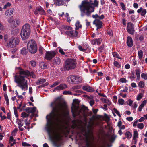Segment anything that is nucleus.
Returning <instances> with one entry per match:
<instances>
[{"label":"nucleus","mask_w":147,"mask_h":147,"mask_svg":"<svg viewBox=\"0 0 147 147\" xmlns=\"http://www.w3.org/2000/svg\"><path fill=\"white\" fill-rule=\"evenodd\" d=\"M65 106L64 104L61 102L56 103L55 101L51 103V107L52 110L49 115L46 117L48 122L50 123L58 125L61 122V117L60 111H62Z\"/></svg>","instance_id":"nucleus-1"},{"label":"nucleus","mask_w":147,"mask_h":147,"mask_svg":"<svg viewBox=\"0 0 147 147\" xmlns=\"http://www.w3.org/2000/svg\"><path fill=\"white\" fill-rule=\"evenodd\" d=\"M18 68L20 70L19 72V75L15 76L14 81L17 84V86L21 88L22 90H27V81H25V78L27 77L30 74L33 78H35V75L32 72L30 73L28 70H24L20 67Z\"/></svg>","instance_id":"nucleus-2"},{"label":"nucleus","mask_w":147,"mask_h":147,"mask_svg":"<svg viewBox=\"0 0 147 147\" xmlns=\"http://www.w3.org/2000/svg\"><path fill=\"white\" fill-rule=\"evenodd\" d=\"M92 1L90 0L88 1L87 0L82 1L81 4L79 5L78 7L80 11L81 16L83 17L86 15L87 16H90L91 13L94 10V6Z\"/></svg>","instance_id":"nucleus-3"},{"label":"nucleus","mask_w":147,"mask_h":147,"mask_svg":"<svg viewBox=\"0 0 147 147\" xmlns=\"http://www.w3.org/2000/svg\"><path fill=\"white\" fill-rule=\"evenodd\" d=\"M88 109L87 107L83 105L80 109L79 106L75 105L72 104L71 107V112L74 117H75L76 115H86V113L88 112Z\"/></svg>","instance_id":"nucleus-4"},{"label":"nucleus","mask_w":147,"mask_h":147,"mask_svg":"<svg viewBox=\"0 0 147 147\" xmlns=\"http://www.w3.org/2000/svg\"><path fill=\"white\" fill-rule=\"evenodd\" d=\"M31 32L30 26L29 24L26 23L24 25L21 29L20 32L21 37L23 40L28 39Z\"/></svg>","instance_id":"nucleus-5"},{"label":"nucleus","mask_w":147,"mask_h":147,"mask_svg":"<svg viewBox=\"0 0 147 147\" xmlns=\"http://www.w3.org/2000/svg\"><path fill=\"white\" fill-rule=\"evenodd\" d=\"M27 49L29 52L32 54L35 53L37 51V47L35 41L31 39L27 44Z\"/></svg>","instance_id":"nucleus-6"},{"label":"nucleus","mask_w":147,"mask_h":147,"mask_svg":"<svg viewBox=\"0 0 147 147\" xmlns=\"http://www.w3.org/2000/svg\"><path fill=\"white\" fill-rule=\"evenodd\" d=\"M76 60L74 59H68L66 61L64 68L67 70L74 69L76 65Z\"/></svg>","instance_id":"nucleus-7"},{"label":"nucleus","mask_w":147,"mask_h":147,"mask_svg":"<svg viewBox=\"0 0 147 147\" xmlns=\"http://www.w3.org/2000/svg\"><path fill=\"white\" fill-rule=\"evenodd\" d=\"M19 39L17 37H12L9 40V42L7 43V47L10 48L15 47L19 43Z\"/></svg>","instance_id":"nucleus-8"},{"label":"nucleus","mask_w":147,"mask_h":147,"mask_svg":"<svg viewBox=\"0 0 147 147\" xmlns=\"http://www.w3.org/2000/svg\"><path fill=\"white\" fill-rule=\"evenodd\" d=\"M127 31L131 35L134 34L135 30L134 24L131 22H129L127 23Z\"/></svg>","instance_id":"nucleus-9"},{"label":"nucleus","mask_w":147,"mask_h":147,"mask_svg":"<svg viewBox=\"0 0 147 147\" xmlns=\"http://www.w3.org/2000/svg\"><path fill=\"white\" fill-rule=\"evenodd\" d=\"M56 54L55 52L54 51H47L45 55V59L47 60H50Z\"/></svg>","instance_id":"nucleus-10"},{"label":"nucleus","mask_w":147,"mask_h":147,"mask_svg":"<svg viewBox=\"0 0 147 147\" xmlns=\"http://www.w3.org/2000/svg\"><path fill=\"white\" fill-rule=\"evenodd\" d=\"M86 147H96L94 146L90 138L86 136L85 140Z\"/></svg>","instance_id":"nucleus-11"},{"label":"nucleus","mask_w":147,"mask_h":147,"mask_svg":"<svg viewBox=\"0 0 147 147\" xmlns=\"http://www.w3.org/2000/svg\"><path fill=\"white\" fill-rule=\"evenodd\" d=\"M93 24L95 25L96 26H97V28L96 30H98L101 28L102 26V22L100 21L99 19H96L93 22Z\"/></svg>","instance_id":"nucleus-12"},{"label":"nucleus","mask_w":147,"mask_h":147,"mask_svg":"<svg viewBox=\"0 0 147 147\" xmlns=\"http://www.w3.org/2000/svg\"><path fill=\"white\" fill-rule=\"evenodd\" d=\"M66 34L69 36L76 37L78 34V32L76 31L73 30L71 31H67L65 32Z\"/></svg>","instance_id":"nucleus-13"},{"label":"nucleus","mask_w":147,"mask_h":147,"mask_svg":"<svg viewBox=\"0 0 147 147\" xmlns=\"http://www.w3.org/2000/svg\"><path fill=\"white\" fill-rule=\"evenodd\" d=\"M52 63L56 65H59L61 63V60L59 58L56 57H55L52 61Z\"/></svg>","instance_id":"nucleus-14"},{"label":"nucleus","mask_w":147,"mask_h":147,"mask_svg":"<svg viewBox=\"0 0 147 147\" xmlns=\"http://www.w3.org/2000/svg\"><path fill=\"white\" fill-rule=\"evenodd\" d=\"M82 88L83 90L89 92H93L94 91L93 88L89 86H83Z\"/></svg>","instance_id":"nucleus-15"},{"label":"nucleus","mask_w":147,"mask_h":147,"mask_svg":"<svg viewBox=\"0 0 147 147\" xmlns=\"http://www.w3.org/2000/svg\"><path fill=\"white\" fill-rule=\"evenodd\" d=\"M73 80V84L81 82L82 80V78L79 76H74V78Z\"/></svg>","instance_id":"nucleus-16"},{"label":"nucleus","mask_w":147,"mask_h":147,"mask_svg":"<svg viewBox=\"0 0 147 147\" xmlns=\"http://www.w3.org/2000/svg\"><path fill=\"white\" fill-rule=\"evenodd\" d=\"M127 46L129 47H131L133 44V40L132 38L128 36L127 38Z\"/></svg>","instance_id":"nucleus-17"},{"label":"nucleus","mask_w":147,"mask_h":147,"mask_svg":"<svg viewBox=\"0 0 147 147\" xmlns=\"http://www.w3.org/2000/svg\"><path fill=\"white\" fill-rule=\"evenodd\" d=\"M67 88V85L65 84H62L57 86L55 88V89L60 90L64 89Z\"/></svg>","instance_id":"nucleus-18"},{"label":"nucleus","mask_w":147,"mask_h":147,"mask_svg":"<svg viewBox=\"0 0 147 147\" xmlns=\"http://www.w3.org/2000/svg\"><path fill=\"white\" fill-rule=\"evenodd\" d=\"M14 13V9L13 8H11L7 10L5 12L6 16H9L13 14Z\"/></svg>","instance_id":"nucleus-19"},{"label":"nucleus","mask_w":147,"mask_h":147,"mask_svg":"<svg viewBox=\"0 0 147 147\" xmlns=\"http://www.w3.org/2000/svg\"><path fill=\"white\" fill-rule=\"evenodd\" d=\"M36 108L35 107H27L24 109L26 112L28 113H34L36 111Z\"/></svg>","instance_id":"nucleus-20"},{"label":"nucleus","mask_w":147,"mask_h":147,"mask_svg":"<svg viewBox=\"0 0 147 147\" xmlns=\"http://www.w3.org/2000/svg\"><path fill=\"white\" fill-rule=\"evenodd\" d=\"M24 122L21 120H19L18 122V127L21 131H23L24 130V128L21 127L23 125Z\"/></svg>","instance_id":"nucleus-21"},{"label":"nucleus","mask_w":147,"mask_h":147,"mask_svg":"<svg viewBox=\"0 0 147 147\" xmlns=\"http://www.w3.org/2000/svg\"><path fill=\"white\" fill-rule=\"evenodd\" d=\"M40 67L42 69H45L48 67V65L44 62H41L39 63Z\"/></svg>","instance_id":"nucleus-22"},{"label":"nucleus","mask_w":147,"mask_h":147,"mask_svg":"<svg viewBox=\"0 0 147 147\" xmlns=\"http://www.w3.org/2000/svg\"><path fill=\"white\" fill-rule=\"evenodd\" d=\"M38 12L42 15H45V12L43 9L41 7H38L36 8Z\"/></svg>","instance_id":"nucleus-23"},{"label":"nucleus","mask_w":147,"mask_h":147,"mask_svg":"<svg viewBox=\"0 0 147 147\" xmlns=\"http://www.w3.org/2000/svg\"><path fill=\"white\" fill-rule=\"evenodd\" d=\"M55 4L57 5H62L64 4L65 2L63 0H56Z\"/></svg>","instance_id":"nucleus-24"},{"label":"nucleus","mask_w":147,"mask_h":147,"mask_svg":"<svg viewBox=\"0 0 147 147\" xmlns=\"http://www.w3.org/2000/svg\"><path fill=\"white\" fill-rule=\"evenodd\" d=\"M74 78V76L71 75L68 76L67 78V80L68 82L73 84V80Z\"/></svg>","instance_id":"nucleus-25"},{"label":"nucleus","mask_w":147,"mask_h":147,"mask_svg":"<svg viewBox=\"0 0 147 147\" xmlns=\"http://www.w3.org/2000/svg\"><path fill=\"white\" fill-rule=\"evenodd\" d=\"M46 80L45 79H40L38 80L36 82V84L38 85L40 84H43L45 82Z\"/></svg>","instance_id":"nucleus-26"},{"label":"nucleus","mask_w":147,"mask_h":147,"mask_svg":"<svg viewBox=\"0 0 147 147\" xmlns=\"http://www.w3.org/2000/svg\"><path fill=\"white\" fill-rule=\"evenodd\" d=\"M28 52V50L25 47L23 48L21 51V54L24 55H26Z\"/></svg>","instance_id":"nucleus-27"},{"label":"nucleus","mask_w":147,"mask_h":147,"mask_svg":"<svg viewBox=\"0 0 147 147\" xmlns=\"http://www.w3.org/2000/svg\"><path fill=\"white\" fill-rule=\"evenodd\" d=\"M53 145L56 147H59L60 146L59 143L58 142V139H57L56 140L53 141Z\"/></svg>","instance_id":"nucleus-28"},{"label":"nucleus","mask_w":147,"mask_h":147,"mask_svg":"<svg viewBox=\"0 0 147 147\" xmlns=\"http://www.w3.org/2000/svg\"><path fill=\"white\" fill-rule=\"evenodd\" d=\"M29 115V114H27L25 112H23L21 113V117L23 119L25 118H28Z\"/></svg>","instance_id":"nucleus-29"},{"label":"nucleus","mask_w":147,"mask_h":147,"mask_svg":"<svg viewBox=\"0 0 147 147\" xmlns=\"http://www.w3.org/2000/svg\"><path fill=\"white\" fill-rule=\"evenodd\" d=\"M19 23V21L17 19H15L14 22H13V25L12 26V27L13 28L16 27H17L18 25V24Z\"/></svg>","instance_id":"nucleus-30"},{"label":"nucleus","mask_w":147,"mask_h":147,"mask_svg":"<svg viewBox=\"0 0 147 147\" xmlns=\"http://www.w3.org/2000/svg\"><path fill=\"white\" fill-rule=\"evenodd\" d=\"M75 26L76 27V29H78L79 28H81L82 27V25L80 24V22L78 21L76 22L75 24Z\"/></svg>","instance_id":"nucleus-31"},{"label":"nucleus","mask_w":147,"mask_h":147,"mask_svg":"<svg viewBox=\"0 0 147 147\" xmlns=\"http://www.w3.org/2000/svg\"><path fill=\"white\" fill-rule=\"evenodd\" d=\"M125 135L127 138L128 139L131 138L132 136V134L129 131L126 133Z\"/></svg>","instance_id":"nucleus-32"},{"label":"nucleus","mask_w":147,"mask_h":147,"mask_svg":"<svg viewBox=\"0 0 147 147\" xmlns=\"http://www.w3.org/2000/svg\"><path fill=\"white\" fill-rule=\"evenodd\" d=\"M139 58L141 59L142 58L143 55V53L142 51L141 50H140L138 52Z\"/></svg>","instance_id":"nucleus-33"},{"label":"nucleus","mask_w":147,"mask_h":147,"mask_svg":"<svg viewBox=\"0 0 147 147\" xmlns=\"http://www.w3.org/2000/svg\"><path fill=\"white\" fill-rule=\"evenodd\" d=\"M133 139L135 140L138 137V133L137 130L134 131Z\"/></svg>","instance_id":"nucleus-34"},{"label":"nucleus","mask_w":147,"mask_h":147,"mask_svg":"<svg viewBox=\"0 0 147 147\" xmlns=\"http://www.w3.org/2000/svg\"><path fill=\"white\" fill-rule=\"evenodd\" d=\"M114 66L117 67H119L121 66V64H119L117 61H115L113 63Z\"/></svg>","instance_id":"nucleus-35"},{"label":"nucleus","mask_w":147,"mask_h":147,"mask_svg":"<svg viewBox=\"0 0 147 147\" xmlns=\"http://www.w3.org/2000/svg\"><path fill=\"white\" fill-rule=\"evenodd\" d=\"M113 56L119 59H121V58L119 57V55L116 52H113Z\"/></svg>","instance_id":"nucleus-36"},{"label":"nucleus","mask_w":147,"mask_h":147,"mask_svg":"<svg viewBox=\"0 0 147 147\" xmlns=\"http://www.w3.org/2000/svg\"><path fill=\"white\" fill-rule=\"evenodd\" d=\"M143 96V94L140 93L138 96L137 97V100H139Z\"/></svg>","instance_id":"nucleus-37"},{"label":"nucleus","mask_w":147,"mask_h":147,"mask_svg":"<svg viewBox=\"0 0 147 147\" xmlns=\"http://www.w3.org/2000/svg\"><path fill=\"white\" fill-rule=\"evenodd\" d=\"M115 113L119 117H121V115L119 113V112L115 108H114L113 109Z\"/></svg>","instance_id":"nucleus-38"},{"label":"nucleus","mask_w":147,"mask_h":147,"mask_svg":"<svg viewBox=\"0 0 147 147\" xmlns=\"http://www.w3.org/2000/svg\"><path fill=\"white\" fill-rule=\"evenodd\" d=\"M141 77L142 78L145 80L147 79V74L144 73H142L141 74Z\"/></svg>","instance_id":"nucleus-39"},{"label":"nucleus","mask_w":147,"mask_h":147,"mask_svg":"<svg viewBox=\"0 0 147 147\" xmlns=\"http://www.w3.org/2000/svg\"><path fill=\"white\" fill-rule=\"evenodd\" d=\"M138 85L140 88H142L144 86V83L142 81H140Z\"/></svg>","instance_id":"nucleus-40"},{"label":"nucleus","mask_w":147,"mask_h":147,"mask_svg":"<svg viewBox=\"0 0 147 147\" xmlns=\"http://www.w3.org/2000/svg\"><path fill=\"white\" fill-rule=\"evenodd\" d=\"M60 83V82L58 81H57L54 82V83L53 84V85H52L51 86V87H54L55 86H56L59 84Z\"/></svg>","instance_id":"nucleus-41"},{"label":"nucleus","mask_w":147,"mask_h":147,"mask_svg":"<svg viewBox=\"0 0 147 147\" xmlns=\"http://www.w3.org/2000/svg\"><path fill=\"white\" fill-rule=\"evenodd\" d=\"M135 71L137 76H139V75H140V73H141L140 69H138L136 70Z\"/></svg>","instance_id":"nucleus-42"},{"label":"nucleus","mask_w":147,"mask_h":147,"mask_svg":"<svg viewBox=\"0 0 147 147\" xmlns=\"http://www.w3.org/2000/svg\"><path fill=\"white\" fill-rule=\"evenodd\" d=\"M11 5V4L9 2H7V3L4 6L3 8L6 9L7 7H10Z\"/></svg>","instance_id":"nucleus-43"},{"label":"nucleus","mask_w":147,"mask_h":147,"mask_svg":"<svg viewBox=\"0 0 147 147\" xmlns=\"http://www.w3.org/2000/svg\"><path fill=\"white\" fill-rule=\"evenodd\" d=\"M127 104L130 106H131L133 103V101L130 99H129L128 101L127 102Z\"/></svg>","instance_id":"nucleus-44"},{"label":"nucleus","mask_w":147,"mask_h":147,"mask_svg":"<svg viewBox=\"0 0 147 147\" xmlns=\"http://www.w3.org/2000/svg\"><path fill=\"white\" fill-rule=\"evenodd\" d=\"M129 78L131 79H134L135 78L134 72H132L131 73Z\"/></svg>","instance_id":"nucleus-45"},{"label":"nucleus","mask_w":147,"mask_h":147,"mask_svg":"<svg viewBox=\"0 0 147 147\" xmlns=\"http://www.w3.org/2000/svg\"><path fill=\"white\" fill-rule=\"evenodd\" d=\"M124 101L122 99H119L118 100V102L120 105H122L123 104Z\"/></svg>","instance_id":"nucleus-46"},{"label":"nucleus","mask_w":147,"mask_h":147,"mask_svg":"<svg viewBox=\"0 0 147 147\" xmlns=\"http://www.w3.org/2000/svg\"><path fill=\"white\" fill-rule=\"evenodd\" d=\"M138 126L139 128L142 129L143 128L144 125L142 123H141L138 124Z\"/></svg>","instance_id":"nucleus-47"},{"label":"nucleus","mask_w":147,"mask_h":147,"mask_svg":"<svg viewBox=\"0 0 147 147\" xmlns=\"http://www.w3.org/2000/svg\"><path fill=\"white\" fill-rule=\"evenodd\" d=\"M120 81L122 83H125L127 82V80L124 78H121L120 79Z\"/></svg>","instance_id":"nucleus-48"},{"label":"nucleus","mask_w":147,"mask_h":147,"mask_svg":"<svg viewBox=\"0 0 147 147\" xmlns=\"http://www.w3.org/2000/svg\"><path fill=\"white\" fill-rule=\"evenodd\" d=\"M31 65L33 67H35L36 65V63L34 61H30Z\"/></svg>","instance_id":"nucleus-49"},{"label":"nucleus","mask_w":147,"mask_h":147,"mask_svg":"<svg viewBox=\"0 0 147 147\" xmlns=\"http://www.w3.org/2000/svg\"><path fill=\"white\" fill-rule=\"evenodd\" d=\"M136 38H138L139 40L140 41H142L144 39V38L143 36L142 35H141L140 36H137L136 37Z\"/></svg>","instance_id":"nucleus-50"},{"label":"nucleus","mask_w":147,"mask_h":147,"mask_svg":"<svg viewBox=\"0 0 147 147\" xmlns=\"http://www.w3.org/2000/svg\"><path fill=\"white\" fill-rule=\"evenodd\" d=\"M63 94H68L69 95L72 94V93L70 91H65L63 92Z\"/></svg>","instance_id":"nucleus-51"},{"label":"nucleus","mask_w":147,"mask_h":147,"mask_svg":"<svg viewBox=\"0 0 147 147\" xmlns=\"http://www.w3.org/2000/svg\"><path fill=\"white\" fill-rule=\"evenodd\" d=\"M78 48L80 51H84L86 50V49L83 48L80 45L79 46Z\"/></svg>","instance_id":"nucleus-52"},{"label":"nucleus","mask_w":147,"mask_h":147,"mask_svg":"<svg viewBox=\"0 0 147 147\" xmlns=\"http://www.w3.org/2000/svg\"><path fill=\"white\" fill-rule=\"evenodd\" d=\"M22 145L23 146H31L30 144L25 142H22Z\"/></svg>","instance_id":"nucleus-53"},{"label":"nucleus","mask_w":147,"mask_h":147,"mask_svg":"<svg viewBox=\"0 0 147 147\" xmlns=\"http://www.w3.org/2000/svg\"><path fill=\"white\" fill-rule=\"evenodd\" d=\"M98 2L97 0H94V7L95 6L97 7L98 5Z\"/></svg>","instance_id":"nucleus-54"},{"label":"nucleus","mask_w":147,"mask_h":147,"mask_svg":"<svg viewBox=\"0 0 147 147\" xmlns=\"http://www.w3.org/2000/svg\"><path fill=\"white\" fill-rule=\"evenodd\" d=\"M146 13V9H144L142 11L141 15L142 16H144Z\"/></svg>","instance_id":"nucleus-55"},{"label":"nucleus","mask_w":147,"mask_h":147,"mask_svg":"<svg viewBox=\"0 0 147 147\" xmlns=\"http://www.w3.org/2000/svg\"><path fill=\"white\" fill-rule=\"evenodd\" d=\"M14 110L15 115H16V117H17L18 116V115L17 114V109L16 107H14Z\"/></svg>","instance_id":"nucleus-56"},{"label":"nucleus","mask_w":147,"mask_h":147,"mask_svg":"<svg viewBox=\"0 0 147 147\" xmlns=\"http://www.w3.org/2000/svg\"><path fill=\"white\" fill-rule=\"evenodd\" d=\"M120 5L122 7V9L123 10H125V7L124 3H121Z\"/></svg>","instance_id":"nucleus-57"},{"label":"nucleus","mask_w":147,"mask_h":147,"mask_svg":"<svg viewBox=\"0 0 147 147\" xmlns=\"http://www.w3.org/2000/svg\"><path fill=\"white\" fill-rule=\"evenodd\" d=\"M96 43L98 45H99L101 43V40L100 39L98 38V39H96Z\"/></svg>","instance_id":"nucleus-58"},{"label":"nucleus","mask_w":147,"mask_h":147,"mask_svg":"<svg viewBox=\"0 0 147 147\" xmlns=\"http://www.w3.org/2000/svg\"><path fill=\"white\" fill-rule=\"evenodd\" d=\"M14 20L11 18H10L8 20V22L9 23H11L12 22H13Z\"/></svg>","instance_id":"nucleus-59"},{"label":"nucleus","mask_w":147,"mask_h":147,"mask_svg":"<svg viewBox=\"0 0 147 147\" xmlns=\"http://www.w3.org/2000/svg\"><path fill=\"white\" fill-rule=\"evenodd\" d=\"M59 52L61 53V54L64 55L65 54V52L63 51V49L60 48L59 49Z\"/></svg>","instance_id":"nucleus-60"},{"label":"nucleus","mask_w":147,"mask_h":147,"mask_svg":"<svg viewBox=\"0 0 147 147\" xmlns=\"http://www.w3.org/2000/svg\"><path fill=\"white\" fill-rule=\"evenodd\" d=\"M104 102L105 103L109 105H110L111 104V103L108 100L106 99H104Z\"/></svg>","instance_id":"nucleus-61"},{"label":"nucleus","mask_w":147,"mask_h":147,"mask_svg":"<svg viewBox=\"0 0 147 147\" xmlns=\"http://www.w3.org/2000/svg\"><path fill=\"white\" fill-rule=\"evenodd\" d=\"M104 47V45H102L101 46L98 48V50L100 51L101 52L102 51V50L103 49V48Z\"/></svg>","instance_id":"nucleus-62"},{"label":"nucleus","mask_w":147,"mask_h":147,"mask_svg":"<svg viewBox=\"0 0 147 147\" xmlns=\"http://www.w3.org/2000/svg\"><path fill=\"white\" fill-rule=\"evenodd\" d=\"M43 47H40L39 48V51L40 52V53L41 54H42L43 53Z\"/></svg>","instance_id":"nucleus-63"},{"label":"nucleus","mask_w":147,"mask_h":147,"mask_svg":"<svg viewBox=\"0 0 147 147\" xmlns=\"http://www.w3.org/2000/svg\"><path fill=\"white\" fill-rule=\"evenodd\" d=\"M99 17V16L98 14H96L95 15H93L92 16V17L94 18H96V19L98 18V17Z\"/></svg>","instance_id":"nucleus-64"}]
</instances>
